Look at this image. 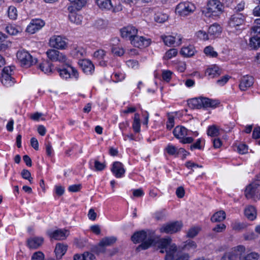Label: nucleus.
Returning <instances> with one entry per match:
<instances>
[{"mask_svg":"<svg viewBox=\"0 0 260 260\" xmlns=\"http://www.w3.org/2000/svg\"><path fill=\"white\" fill-rule=\"evenodd\" d=\"M197 248V244L194 241L188 240L184 242L182 249L188 251H192L193 252H195Z\"/></svg>","mask_w":260,"mask_h":260,"instance_id":"30","label":"nucleus"},{"mask_svg":"<svg viewBox=\"0 0 260 260\" xmlns=\"http://www.w3.org/2000/svg\"><path fill=\"white\" fill-rule=\"evenodd\" d=\"M1 77V82L6 86H11L14 82V79L9 75L2 73Z\"/></svg>","mask_w":260,"mask_h":260,"instance_id":"31","label":"nucleus"},{"mask_svg":"<svg viewBox=\"0 0 260 260\" xmlns=\"http://www.w3.org/2000/svg\"><path fill=\"white\" fill-rule=\"evenodd\" d=\"M207 134L212 137H217L219 135V129L216 126L213 125L208 127Z\"/></svg>","mask_w":260,"mask_h":260,"instance_id":"41","label":"nucleus"},{"mask_svg":"<svg viewBox=\"0 0 260 260\" xmlns=\"http://www.w3.org/2000/svg\"><path fill=\"white\" fill-rule=\"evenodd\" d=\"M14 69V67L8 66V67H5L3 69L2 73L7 74V75H9L11 76L13 73Z\"/></svg>","mask_w":260,"mask_h":260,"instance_id":"56","label":"nucleus"},{"mask_svg":"<svg viewBox=\"0 0 260 260\" xmlns=\"http://www.w3.org/2000/svg\"><path fill=\"white\" fill-rule=\"evenodd\" d=\"M220 74L221 71L219 68L215 65L208 68L205 72L206 75L211 78L216 77L219 76Z\"/></svg>","mask_w":260,"mask_h":260,"instance_id":"25","label":"nucleus"},{"mask_svg":"<svg viewBox=\"0 0 260 260\" xmlns=\"http://www.w3.org/2000/svg\"><path fill=\"white\" fill-rule=\"evenodd\" d=\"M52 64L47 61H44L39 64V69L45 74H49L52 72Z\"/></svg>","mask_w":260,"mask_h":260,"instance_id":"34","label":"nucleus"},{"mask_svg":"<svg viewBox=\"0 0 260 260\" xmlns=\"http://www.w3.org/2000/svg\"><path fill=\"white\" fill-rule=\"evenodd\" d=\"M155 20L158 23H163L168 19V15L166 14L159 13L155 17Z\"/></svg>","mask_w":260,"mask_h":260,"instance_id":"46","label":"nucleus"},{"mask_svg":"<svg viewBox=\"0 0 260 260\" xmlns=\"http://www.w3.org/2000/svg\"><path fill=\"white\" fill-rule=\"evenodd\" d=\"M68 9L70 11V13L69 15V19L70 21L76 25L81 24L83 20V16L75 12H72V7H69Z\"/></svg>","mask_w":260,"mask_h":260,"instance_id":"21","label":"nucleus"},{"mask_svg":"<svg viewBox=\"0 0 260 260\" xmlns=\"http://www.w3.org/2000/svg\"><path fill=\"white\" fill-rule=\"evenodd\" d=\"M44 239L42 237H34L27 240V245L30 249L38 248L43 244Z\"/></svg>","mask_w":260,"mask_h":260,"instance_id":"22","label":"nucleus"},{"mask_svg":"<svg viewBox=\"0 0 260 260\" xmlns=\"http://www.w3.org/2000/svg\"><path fill=\"white\" fill-rule=\"evenodd\" d=\"M83 72L87 74H92L94 71V66L88 59H83L79 62Z\"/></svg>","mask_w":260,"mask_h":260,"instance_id":"19","label":"nucleus"},{"mask_svg":"<svg viewBox=\"0 0 260 260\" xmlns=\"http://www.w3.org/2000/svg\"><path fill=\"white\" fill-rule=\"evenodd\" d=\"M84 260H96L94 255L90 252L84 253Z\"/></svg>","mask_w":260,"mask_h":260,"instance_id":"64","label":"nucleus"},{"mask_svg":"<svg viewBox=\"0 0 260 260\" xmlns=\"http://www.w3.org/2000/svg\"><path fill=\"white\" fill-rule=\"evenodd\" d=\"M17 57L21 66L25 68L30 67L35 64L37 62L36 58H33L28 51L24 50L17 52Z\"/></svg>","mask_w":260,"mask_h":260,"instance_id":"4","label":"nucleus"},{"mask_svg":"<svg viewBox=\"0 0 260 260\" xmlns=\"http://www.w3.org/2000/svg\"><path fill=\"white\" fill-rule=\"evenodd\" d=\"M8 14L9 17L11 19H15L17 18V10L15 7L10 6L8 8Z\"/></svg>","mask_w":260,"mask_h":260,"instance_id":"47","label":"nucleus"},{"mask_svg":"<svg viewBox=\"0 0 260 260\" xmlns=\"http://www.w3.org/2000/svg\"><path fill=\"white\" fill-rule=\"evenodd\" d=\"M197 36L199 38L203 40H207L209 39L208 35L203 30L198 31L197 32Z\"/></svg>","mask_w":260,"mask_h":260,"instance_id":"60","label":"nucleus"},{"mask_svg":"<svg viewBox=\"0 0 260 260\" xmlns=\"http://www.w3.org/2000/svg\"><path fill=\"white\" fill-rule=\"evenodd\" d=\"M196 10V7L189 2L179 3L176 8V13L181 16H186L192 13Z\"/></svg>","mask_w":260,"mask_h":260,"instance_id":"7","label":"nucleus"},{"mask_svg":"<svg viewBox=\"0 0 260 260\" xmlns=\"http://www.w3.org/2000/svg\"><path fill=\"white\" fill-rule=\"evenodd\" d=\"M188 105L191 109L202 108V98H194L188 101Z\"/></svg>","mask_w":260,"mask_h":260,"instance_id":"28","label":"nucleus"},{"mask_svg":"<svg viewBox=\"0 0 260 260\" xmlns=\"http://www.w3.org/2000/svg\"><path fill=\"white\" fill-rule=\"evenodd\" d=\"M99 8L102 10H110L113 9V12H116L122 10L121 6L113 8L111 0H95Z\"/></svg>","mask_w":260,"mask_h":260,"instance_id":"14","label":"nucleus"},{"mask_svg":"<svg viewBox=\"0 0 260 260\" xmlns=\"http://www.w3.org/2000/svg\"><path fill=\"white\" fill-rule=\"evenodd\" d=\"M223 6L218 0H210L207 4L206 16L218 17L223 12Z\"/></svg>","mask_w":260,"mask_h":260,"instance_id":"5","label":"nucleus"},{"mask_svg":"<svg viewBox=\"0 0 260 260\" xmlns=\"http://www.w3.org/2000/svg\"><path fill=\"white\" fill-rule=\"evenodd\" d=\"M150 40L146 39L143 37L139 36L137 35L131 39V43L134 46L141 48L146 47L150 44Z\"/></svg>","mask_w":260,"mask_h":260,"instance_id":"15","label":"nucleus"},{"mask_svg":"<svg viewBox=\"0 0 260 260\" xmlns=\"http://www.w3.org/2000/svg\"><path fill=\"white\" fill-rule=\"evenodd\" d=\"M258 258L259 255L256 252H251L244 255L241 254L239 255V260H258Z\"/></svg>","mask_w":260,"mask_h":260,"instance_id":"35","label":"nucleus"},{"mask_svg":"<svg viewBox=\"0 0 260 260\" xmlns=\"http://www.w3.org/2000/svg\"><path fill=\"white\" fill-rule=\"evenodd\" d=\"M200 230L201 229L199 227H192L188 230L186 236L188 238H193L198 234Z\"/></svg>","mask_w":260,"mask_h":260,"instance_id":"44","label":"nucleus"},{"mask_svg":"<svg viewBox=\"0 0 260 260\" xmlns=\"http://www.w3.org/2000/svg\"><path fill=\"white\" fill-rule=\"evenodd\" d=\"M168 116V120L167 122V128L168 129H171L174 126V117L170 114H169Z\"/></svg>","mask_w":260,"mask_h":260,"instance_id":"51","label":"nucleus"},{"mask_svg":"<svg viewBox=\"0 0 260 260\" xmlns=\"http://www.w3.org/2000/svg\"><path fill=\"white\" fill-rule=\"evenodd\" d=\"M105 166L104 163H102L98 160H95L94 161V168L96 171H102L105 169Z\"/></svg>","mask_w":260,"mask_h":260,"instance_id":"58","label":"nucleus"},{"mask_svg":"<svg viewBox=\"0 0 260 260\" xmlns=\"http://www.w3.org/2000/svg\"><path fill=\"white\" fill-rule=\"evenodd\" d=\"M172 76V72L169 71H164L162 74V77L164 80L169 82Z\"/></svg>","mask_w":260,"mask_h":260,"instance_id":"59","label":"nucleus"},{"mask_svg":"<svg viewBox=\"0 0 260 260\" xmlns=\"http://www.w3.org/2000/svg\"><path fill=\"white\" fill-rule=\"evenodd\" d=\"M232 229L236 231H240L246 228V224L243 222L234 221L231 224Z\"/></svg>","mask_w":260,"mask_h":260,"instance_id":"45","label":"nucleus"},{"mask_svg":"<svg viewBox=\"0 0 260 260\" xmlns=\"http://www.w3.org/2000/svg\"><path fill=\"white\" fill-rule=\"evenodd\" d=\"M69 69H58L57 71L59 74L60 76L63 79H68L71 77H75L72 74V71L71 68L67 66Z\"/></svg>","mask_w":260,"mask_h":260,"instance_id":"32","label":"nucleus"},{"mask_svg":"<svg viewBox=\"0 0 260 260\" xmlns=\"http://www.w3.org/2000/svg\"><path fill=\"white\" fill-rule=\"evenodd\" d=\"M180 53L185 57L191 56L193 55L194 53V48L191 46L183 47L181 49Z\"/></svg>","mask_w":260,"mask_h":260,"instance_id":"37","label":"nucleus"},{"mask_svg":"<svg viewBox=\"0 0 260 260\" xmlns=\"http://www.w3.org/2000/svg\"><path fill=\"white\" fill-rule=\"evenodd\" d=\"M85 54V50L82 47H76L74 48L72 51V54L77 58H80Z\"/></svg>","mask_w":260,"mask_h":260,"instance_id":"40","label":"nucleus"},{"mask_svg":"<svg viewBox=\"0 0 260 260\" xmlns=\"http://www.w3.org/2000/svg\"><path fill=\"white\" fill-rule=\"evenodd\" d=\"M225 213L223 211H219L214 213L211 218L212 222H220L225 218Z\"/></svg>","mask_w":260,"mask_h":260,"instance_id":"33","label":"nucleus"},{"mask_svg":"<svg viewBox=\"0 0 260 260\" xmlns=\"http://www.w3.org/2000/svg\"><path fill=\"white\" fill-rule=\"evenodd\" d=\"M47 57L52 61H59L64 63L66 66H69L72 71V74L75 78H78V73L76 69L73 68L68 60L66 56L59 51L55 49H49L46 52Z\"/></svg>","mask_w":260,"mask_h":260,"instance_id":"2","label":"nucleus"},{"mask_svg":"<svg viewBox=\"0 0 260 260\" xmlns=\"http://www.w3.org/2000/svg\"><path fill=\"white\" fill-rule=\"evenodd\" d=\"M165 216V214L163 211H159L155 212L154 214V218L157 220H160L162 219Z\"/></svg>","mask_w":260,"mask_h":260,"instance_id":"62","label":"nucleus"},{"mask_svg":"<svg viewBox=\"0 0 260 260\" xmlns=\"http://www.w3.org/2000/svg\"><path fill=\"white\" fill-rule=\"evenodd\" d=\"M166 150L170 155H176L177 148L173 145L169 144L166 148Z\"/></svg>","mask_w":260,"mask_h":260,"instance_id":"50","label":"nucleus"},{"mask_svg":"<svg viewBox=\"0 0 260 260\" xmlns=\"http://www.w3.org/2000/svg\"><path fill=\"white\" fill-rule=\"evenodd\" d=\"M226 229V226L224 224H217L215 227L213 229V231L216 233H221L224 231Z\"/></svg>","mask_w":260,"mask_h":260,"instance_id":"54","label":"nucleus"},{"mask_svg":"<svg viewBox=\"0 0 260 260\" xmlns=\"http://www.w3.org/2000/svg\"><path fill=\"white\" fill-rule=\"evenodd\" d=\"M178 51L176 49H171L168 50L165 54L164 58L166 59H170L173 57L175 56L177 54Z\"/></svg>","mask_w":260,"mask_h":260,"instance_id":"48","label":"nucleus"},{"mask_svg":"<svg viewBox=\"0 0 260 260\" xmlns=\"http://www.w3.org/2000/svg\"><path fill=\"white\" fill-rule=\"evenodd\" d=\"M219 104V102L217 100L202 98V107L214 108L217 107Z\"/></svg>","mask_w":260,"mask_h":260,"instance_id":"26","label":"nucleus"},{"mask_svg":"<svg viewBox=\"0 0 260 260\" xmlns=\"http://www.w3.org/2000/svg\"><path fill=\"white\" fill-rule=\"evenodd\" d=\"M45 25L43 20L39 19L32 20L30 24L27 26L26 31L31 34H35L36 31L41 29Z\"/></svg>","mask_w":260,"mask_h":260,"instance_id":"13","label":"nucleus"},{"mask_svg":"<svg viewBox=\"0 0 260 260\" xmlns=\"http://www.w3.org/2000/svg\"><path fill=\"white\" fill-rule=\"evenodd\" d=\"M131 240L134 243H141L137 248L138 251L147 249L153 245L160 249L159 252L161 253H165L162 249L171 241L170 238L160 239L156 237L154 232L150 230H142L135 232L132 236Z\"/></svg>","mask_w":260,"mask_h":260,"instance_id":"1","label":"nucleus"},{"mask_svg":"<svg viewBox=\"0 0 260 260\" xmlns=\"http://www.w3.org/2000/svg\"><path fill=\"white\" fill-rule=\"evenodd\" d=\"M204 52L206 55L211 57H216L218 55V53L214 50V48L211 46L206 47Z\"/></svg>","mask_w":260,"mask_h":260,"instance_id":"43","label":"nucleus"},{"mask_svg":"<svg viewBox=\"0 0 260 260\" xmlns=\"http://www.w3.org/2000/svg\"><path fill=\"white\" fill-rule=\"evenodd\" d=\"M182 226V224L181 222L175 221L164 225L160 229V232L172 234L179 231Z\"/></svg>","mask_w":260,"mask_h":260,"instance_id":"10","label":"nucleus"},{"mask_svg":"<svg viewBox=\"0 0 260 260\" xmlns=\"http://www.w3.org/2000/svg\"><path fill=\"white\" fill-rule=\"evenodd\" d=\"M221 27L217 24L214 23L211 25L208 29V34L211 36L217 37L221 32Z\"/></svg>","mask_w":260,"mask_h":260,"instance_id":"29","label":"nucleus"},{"mask_svg":"<svg viewBox=\"0 0 260 260\" xmlns=\"http://www.w3.org/2000/svg\"><path fill=\"white\" fill-rule=\"evenodd\" d=\"M71 3H74L75 5H76V8L77 10H80L82 7H83L86 3V0H69Z\"/></svg>","mask_w":260,"mask_h":260,"instance_id":"49","label":"nucleus"},{"mask_svg":"<svg viewBox=\"0 0 260 260\" xmlns=\"http://www.w3.org/2000/svg\"><path fill=\"white\" fill-rule=\"evenodd\" d=\"M246 217L250 220H253L256 217V209L253 206H247L244 211Z\"/></svg>","mask_w":260,"mask_h":260,"instance_id":"27","label":"nucleus"},{"mask_svg":"<svg viewBox=\"0 0 260 260\" xmlns=\"http://www.w3.org/2000/svg\"><path fill=\"white\" fill-rule=\"evenodd\" d=\"M93 56L97 59H103L105 56V52L103 50H98L94 53Z\"/></svg>","mask_w":260,"mask_h":260,"instance_id":"55","label":"nucleus"},{"mask_svg":"<svg viewBox=\"0 0 260 260\" xmlns=\"http://www.w3.org/2000/svg\"><path fill=\"white\" fill-rule=\"evenodd\" d=\"M7 32L11 35H16L21 31L20 27H17L13 25H9L6 27Z\"/></svg>","mask_w":260,"mask_h":260,"instance_id":"39","label":"nucleus"},{"mask_svg":"<svg viewBox=\"0 0 260 260\" xmlns=\"http://www.w3.org/2000/svg\"><path fill=\"white\" fill-rule=\"evenodd\" d=\"M47 234L51 239L55 240H63L69 236V232L64 229H58L48 231Z\"/></svg>","mask_w":260,"mask_h":260,"instance_id":"12","label":"nucleus"},{"mask_svg":"<svg viewBox=\"0 0 260 260\" xmlns=\"http://www.w3.org/2000/svg\"><path fill=\"white\" fill-rule=\"evenodd\" d=\"M116 241L117 238L113 236L106 237L103 238L99 243V252H105V249L104 247L110 246L115 243Z\"/></svg>","mask_w":260,"mask_h":260,"instance_id":"17","label":"nucleus"},{"mask_svg":"<svg viewBox=\"0 0 260 260\" xmlns=\"http://www.w3.org/2000/svg\"><path fill=\"white\" fill-rule=\"evenodd\" d=\"M190 131L182 126H177L173 130L174 136L178 139H182L189 134Z\"/></svg>","mask_w":260,"mask_h":260,"instance_id":"23","label":"nucleus"},{"mask_svg":"<svg viewBox=\"0 0 260 260\" xmlns=\"http://www.w3.org/2000/svg\"><path fill=\"white\" fill-rule=\"evenodd\" d=\"M49 44L50 47L57 49H64L68 44L64 38L60 36H53L50 38Z\"/></svg>","mask_w":260,"mask_h":260,"instance_id":"9","label":"nucleus"},{"mask_svg":"<svg viewBox=\"0 0 260 260\" xmlns=\"http://www.w3.org/2000/svg\"><path fill=\"white\" fill-rule=\"evenodd\" d=\"M68 248L67 245L58 243L56 245L54 252L56 258L60 259L62 256L66 253Z\"/></svg>","mask_w":260,"mask_h":260,"instance_id":"24","label":"nucleus"},{"mask_svg":"<svg viewBox=\"0 0 260 260\" xmlns=\"http://www.w3.org/2000/svg\"><path fill=\"white\" fill-rule=\"evenodd\" d=\"M120 31L122 38L131 41L137 34L138 29L134 26L128 25L122 28Z\"/></svg>","mask_w":260,"mask_h":260,"instance_id":"16","label":"nucleus"},{"mask_svg":"<svg viewBox=\"0 0 260 260\" xmlns=\"http://www.w3.org/2000/svg\"><path fill=\"white\" fill-rule=\"evenodd\" d=\"M245 251L244 246L238 245L232 248L230 251L225 252L221 256L220 260H238L239 255Z\"/></svg>","mask_w":260,"mask_h":260,"instance_id":"6","label":"nucleus"},{"mask_svg":"<svg viewBox=\"0 0 260 260\" xmlns=\"http://www.w3.org/2000/svg\"><path fill=\"white\" fill-rule=\"evenodd\" d=\"M81 188V184H74V185L70 186L68 188V190L70 192H75L79 191L80 190Z\"/></svg>","mask_w":260,"mask_h":260,"instance_id":"61","label":"nucleus"},{"mask_svg":"<svg viewBox=\"0 0 260 260\" xmlns=\"http://www.w3.org/2000/svg\"><path fill=\"white\" fill-rule=\"evenodd\" d=\"M245 197L248 199L254 201L260 199V185L252 183L248 185L245 190Z\"/></svg>","mask_w":260,"mask_h":260,"instance_id":"8","label":"nucleus"},{"mask_svg":"<svg viewBox=\"0 0 260 260\" xmlns=\"http://www.w3.org/2000/svg\"><path fill=\"white\" fill-rule=\"evenodd\" d=\"M44 254L41 251H37L35 252L31 257V260H44Z\"/></svg>","mask_w":260,"mask_h":260,"instance_id":"52","label":"nucleus"},{"mask_svg":"<svg viewBox=\"0 0 260 260\" xmlns=\"http://www.w3.org/2000/svg\"><path fill=\"white\" fill-rule=\"evenodd\" d=\"M133 128L136 133H139L140 130V115L138 113H135L133 123Z\"/></svg>","mask_w":260,"mask_h":260,"instance_id":"38","label":"nucleus"},{"mask_svg":"<svg viewBox=\"0 0 260 260\" xmlns=\"http://www.w3.org/2000/svg\"><path fill=\"white\" fill-rule=\"evenodd\" d=\"M111 171L116 178L122 177L125 172L123 164L119 161L113 162Z\"/></svg>","mask_w":260,"mask_h":260,"instance_id":"18","label":"nucleus"},{"mask_svg":"<svg viewBox=\"0 0 260 260\" xmlns=\"http://www.w3.org/2000/svg\"><path fill=\"white\" fill-rule=\"evenodd\" d=\"M249 46L253 49L256 50L260 47V37L255 36L250 38Z\"/></svg>","mask_w":260,"mask_h":260,"instance_id":"36","label":"nucleus"},{"mask_svg":"<svg viewBox=\"0 0 260 260\" xmlns=\"http://www.w3.org/2000/svg\"><path fill=\"white\" fill-rule=\"evenodd\" d=\"M245 16L243 14L237 13L233 14L229 20V25L232 28H235L237 30H241V29L237 28L242 25L245 21Z\"/></svg>","mask_w":260,"mask_h":260,"instance_id":"11","label":"nucleus"},{"mask_svg":"<svg viewBox=\"0 0 260 260\" xmlns=\"http://www.w3.org/2000/svg\"><path fill=\"white\" fill-rule=\"evenodd\" d=\"M111 51L114 54L118 56H122L124 53L123 49L120 47H113Z\"/></svg>","mask_w":260,"mask_h":260,"instance_id":"53","label":"nucleus"},{"mask_svg":"<svg viewBox=\"0 0 260 260\" xmlns=\"http://www.w3.org/2000/svg\"><path fill=\"white\" fill-rule=\"evenodd\" d=\"M185 191L183 187L180 186L177 188L176 191V194L178 198H182L184 197Z\"/></svg>","mask_w":260,"mask_h":260,"instance_id":"63","label":"nucleus"},{"mask_svg":"<svg viewBox=\"0 0 260 260\" xmlns=\"http://www.w3.org/2000/svg\"><path fill=\"white\" fill-rule=\"evenodd\" d=\"M238 151L240 154H245L247 152L248 147L244 144H241L237 147Z\"/></svg>","mask_w":260,"mask_h":260,"instance_id":"57","label":"nucleus"},{"mask_svg":"<svg viewBox=\"0 0 260 260\" xmlns=\"http://www.w3.org/2000/svg\"><path fill=\"white\" fill-rule=\"evenodd\" d=\"M254 79L252 76H246L243 77L239 84V88L241 90L245 91L251 86L254 82Z\"/></svg>","mask_w":260,"mask_h":260,"instance_id":"20","label":"nucleus"},{"mask_svg":"<svg viewBox=\"0 0 260 260\" xmlns=\"http://www.w3.org/2000/svg\"><path fill=\"white\" fill-rule=\"evenodd\" d=\"M162 249L165 252H166L165 260H188L189 258V255L187 253L179 255L177 252V247L174 244H171L170 243Z\"/></svg>","mask_w":260,"mask_h":260,"instance_id":"3","label":"nucleus"},{"mask_svg":"<svg viewBox=\"0 0 260 260\" xmlns=\"http://www.w3.org/2000/svg\"><path fill=\"white\" fill-rule=\"evenodd\" d=\"M161 39L163 40L165 44L167 46H170L174 44L175 42L176 37L172 36H162Z\"/></svg>","mask_w":260,"mask_h":260,"instance_id":"42","label":"nucleus"}]
</instances>
